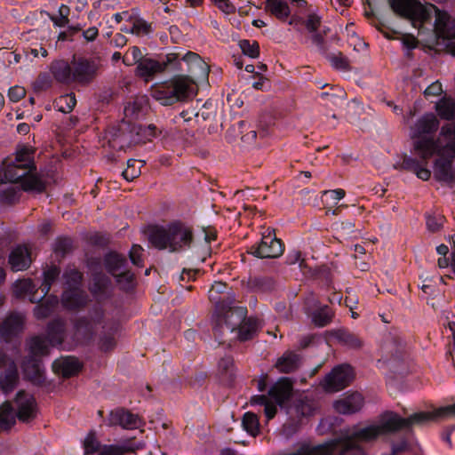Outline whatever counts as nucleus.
Here are the masks:
<instances>
[{
    "mask_svg": "<svg viewBox=\"0 0 455 455\" xmlns=\"http://www.w3.org/2000/svg\"><path fill=\"white\" fill-rule=\"evenodd\" d=\"M148 110V98L144 95L137 96L132 100L127 102L124 108V117L127 122L139 119L143 116Z\"/></svg>",
    "mask_w": 455,
    "mask_h": 455,
    "instance_id": "25",
    "label": "nucleus"
},
{
    "mask_svg": "<svg viewBox=\"0 0 455 455\" xmlns=\"http://www.w3.org/2000/svg\"><path fill=\"white\" fill-rule=\"evenodd\" d=\"M48 339L34 337L28 342L30 357L27 359L22 369L26 377L32 381L40 382L43 379L44 368L36 357L45 355L49 347L60 345L64 336V324L61 321H54L48 326Z\"/></svg>",
    "mask_w": 455,
    "mask_h": 455,
    "instance_id": "5",
    "label": "nucleus"
},
{
    "mask_svg": "<svg viewBox=\"0 0 455 455\" xmlns=\"http://www.w3.org/2000/svg\"><path fill=\"white\" fill-rule=\"evenodd\" d=\"M9 264L13 271H22L29 267L31 257L28 249L22 245L13 248L9 255Z\"/></svg>",
    "mask_w": 455,
    "mask_h": 455,
    "instance_id": "22",
    "label": "nucleus"
},
{
    "mask_svg": "<svg viewBox=\"0 0 455 455\" xmlns=\"http://www.w3.org/2000/svg\"><path fill=\"white\" fill-rule=\"evenodd\" d=\"M24 326V315L22 314H11L0 323V339L4 342L16 337Z\"/></svg>",
    "mask_w": 455,
    "mask_h": 455,
    "instance_id": "17",
    "label": "nucleus"
},
{
    "mask_svg": "<svg viewBox=\"0 0 455 455\" xmlns=\"http://www.w3.org/2000/svg\"><path fill=\"white\" fill-rule=\"evenodd\" d=\"M269 401L265 395H254L251 398V405H266Z\"/></svg>",
    "mask_w": 455,
    "mask_h": 455,
    "instance_id": "58",
    "label": "nucleus"
},
{
    "mask_svg": "<svg viewBox=\"0 0 455 455\" xmlns=\"http://www.w3.org/2000/svg\"><path fill=\"white\" fill-rule=\"evenodd\" d=\"M108 279L105 276L99 275L95 277V283L92 285L91 290L93 293L100 292L108 284Z\"/></svg>",
    "mask_w": 455,
    "mask_h": 455,
    "instance_id": "49",
    "label": "nucleus"
},
{
    "mask_svg": "<svg viewBox=\"0 0 455 455\" xmlns=\"http://www.w3.org/2000/svg\"><path fill=\"white\" fill-rule=\"evenodd\" d=\"M283 249L280 240L269 232L264 235L260 243L251 248V253L258 258H277L283 254Z\"/></svg>",
    "mask_w": 455,
    "mask_h": 455,
    "instance_id": "16",
    "label": "nucleus"
},
{
    "mask_svg": "<svg viewBox=\"0 0 455 455\" xmlns=\"http://www.w3.org/2000/svg\"><path fill=\"white\" fill-rule=\"evenodd\" d=\"M97 65L93 61L81 60L73 63L74 81L80 84L89 83L94 76Z\"/></svg>",
    "mask_w": 455,
    "mask_h": 455,
    "instance_id": "24",
    "label": "nucleus"
},
{
    "mask_svg": "<svg viewBox=\"0 0 455 455\" xmlns=\"http://www.w3.org/2000/svg\"><path fill=\"white\" fill-rule=\"evenodd\" d=\"M67 289L62 295V303L65 307L74 309L82 307L87 302V296L78 284L82 279L81 274L76 269L65 272Z\"/></svg>",
    "mask_w": 455,
    "mask_h": 455,
    "instance_id": "9",
    "label": "nucleus"
},
{
    "mask_svg": "<svg viewBox=\"0 0 455 455\" xmlns=\"http://www.w3.org/2000/svg\"><path fill=\"white\" fill-rule=\"evenodd\" d=\"M17 415L10 403L0 406V431H7L16 423Z\"/></svg>",
    "mask_w": 455,
    "mask_h": 455,
    "instance_id": "28",
    "label": "nucleus"
},
{
    "mask_svg": "<svg viewBox=\"0 0 455 455\" xmlns=\"http://www.w3.org/2000/svg\"><path fill=\"white\" fill-rule=\"evenodd\" d=\"M312 41L315 45L319 47H321L323 44V37L318 34L313 35Z\"/></svg>",
    "mask_w": 455,
    "mask_h": 455,
    "instance_id": "63",
    "label": "nucleus"
},
{
    "mask_svg": "<svg viewBox=\"0 0 455 455\" xmlns=\"http://www.w3.org/2000/svg\"><path fill=\"white\" fill-rule=\"evenodd\" d=\"M166 64L152 59H144L137 66V75L144 80H149L155 74L162 72Z\"/></svg>",
    "mask_w": 455,
    "mask_h": 455,
    "instance_id": "26",
    "label": "nucleus"
},
{
    "mask_svg": "<svg viewBox=\"0 0 455 455\" xmlns=\"http://www.w3.org/2000/svg\"><path fill=\"white\" fill-rule=\"evenodd\" d=\"M36 291V285L30 279L19 280L13 285V292L16 297L30 296L29 299L31 302L36 300L34 296Z\"/></svg>",
    "mask_w": 455,
    "mask_h": 455,
    "instance_id": "31",
    "label": "nucleus"
},
{
    "mask_svg": "<svg viewBox=\"0 0 455 455\" xmlns=\"http://www.w3.org/2000/svg\"><path fill=\"white\" fill-rule=\"evenodd\" d=\"M127 139H128L127 134L122 133L120 136H118L117 138H115L113 140L112 147L124 148V147L128 146V144H126Z\"/></svg>",
    "mask_w": 455,
    "mask_h": 455,
    "instance_id": "55",
    "label": "nucleus"
},
{
    "mask_svg": "<svg viewBox=\"0 0 455 455\" xmlns=\"http://www.w3.org/2000/svg\"><path fill=\"white\" fill-rule=\"evenodd\" d=\"M105 262L108 270L116 277L122 289L128 290L132 286L133 275L124 270L125 259L122 256L109 253Z\"/></svg>",
    "mask_w": 455,
    "mask_h": 455,
    "instance_id": "11",
    "label": "nucleus"
},
{
    "mask_svg": "<svg viewBox=\"0 0 455 455\" xmlns=\"http://www.w3.org/2000/svg\"><path fill=\"white\" fill-rule=\"evenodd\" d=\"M55 103L59 111L62 113H69L76 106V100L74 94H66L60 96Z\"/></svg>",
    "mask_w": 455,
    "mask_h": 455,
    "instance_id": "37",
    "label": "nucleus"
},
{
    "mask_svg": "<svg viewBox=\"0 0 455 455\" xmlns=\"http://www.w3.org/2000/svg\"><path fill=\"white\" fill-rule=\"evenodd\" d=\"M52 70L54 77L60 83L68 84L74 81L73 67H70L66 61L55 62Z\"/></svg>",
    "mask_w": 455,
    "mask_h": 455,
    "instance_id": "27",
    "label": "nucleus"
},
{
    "mask_svg": "<svg viewBox=\"0 0 455 455\" xmlns=\"http://www.w3.org/2000/svg\"><path fill=\"white\" fill-rule=\"evenodd\" d=\"M131 32L136 35L148 34L150 32V25L143 20H137L133 24Z\"/></svg>",
    "mask_w": 455,
    "mask_h": 455,
    "instance_id": "46",
    "label": "nucleus"
},
{
    "mask_svg": "<svg viewBox=\"0 0 455 455\" xmlns=\"http://www.w3.org/2000/svg\"><path fill=\"white\" fill-rule=\"evenodd\" d=\"M389 5L396 15L409 20L415 28L429 20L434 11L437 44L455 55V20L447 12L419 0H389Z\"/></svg>",
    "mask_w": 455,
    "mask_h": 455,
    "instance_id": "2",
    "label": "nucleus"
},
{
    "mask_svg": "<svg viewBox=\"0 0 455 455\" xmlns=\"http://www.w3.org/2000/svg\"><path fill=\"white\" fill-rule=\"evenodd\" d=\"M83 36L87 41H93L98 36V29L95 27H91L84 31Z\"/></svg>",
    "mask_w": 455,
    "mask_h": 455,
    "instance_id": "56",
    "label": "nucleus"
},
{
    "mask_svg": "<svg viewBox=\"0 0 455 455\" xmlns=\"http://www.w3.org/2000/svg\"><path fill=\"white\" fill-rule=\"evenodd\" d=\"M440 126L437 116L426 113L416 119L410 126L409 136L411 140V151L417 158L407 157L403 161L405 168L411 171L422 180H428L431 171L429 160L435 156L433 163V173L438 181L455 184V123Z\"/></svg>",
    "mask_w": 455,
    "mask_h": 455,
    "instance_id": "1",
    "label": "nucleus"
},
{
    "mask_svg": "<svg viewBox=\"0 0 455 455\" xmlns=\"http://www.w3.org/2000/svg\"><path fill=\"white\" fill-rule=\"evenodd\" d=\"M435 111L437 115L444 120H451L455 118V100L443 97L435 104Z\"/></svg>",
    "mask_w": 455,
    "mask_h": 455,
    "instance_id": "29",
    "label": "nucleus"
},
{
    "mask_svg": "<svg viewBox=\"0 0 455 455\" xmlns=\"http://www.w3.org/2000/svg\"><path fill=\"white\" fill-rule=\"evenodd\" d=\"M233 359L231 357L222 358L219 363V371L223 379H229L233 376Z\"/></svg>",
    "mask_w": 455,
    "mask_h": 455,
    "instance_id": "41",
    "label": "nucleus"
},
{
    "mask_svg": "<svg viewBox=\"0 0 455 455\" xmlns=\"http://www.w3.org/2000/svg\"><path fill=\"white\" fill-rule=\"evenodd\" d=\"M321 23V18L315 13H312L308 15L307 20H306V28L307 29L311 32L315 33Z\"/></svg>",
    "mask_w": 455,
    "mask_h": 455,
    "instance_id": "44",
    "label": "nucleus"
},
{
    "mask_svg": "<svg viewBox=\"0 0 455 455\" xmlns=\"http://www.w3.org/2000/svg\"><path fill=\"white\" fill-rule=\"evenodd\" d=\"M26 94V91L23 87L13 86L9 89L8 97L12 102H18Z\"/></svg>",
    "mask_w": 455,
    "mask_h": 455,
    "instance_id": "45",
    "label": "nucleus"
},
{
    "mask_svg": "<svg viewBox=\"0 0 455 455\" xmlns=\"http://www.w3.org/2000/svg\"><path fill=\"white\" fill-rule=\"evenodd\" d=\"M257 137V132L256 131L254 130H251L249 132H247L246 134L243 135L242 136V140L248 144V145H251V143L254 142L255 139Z\"/></svg>",
    "mask_w": 455,
    "mask_h": 455,
    "instance_id": "59",
    "label": "nucleus"
},
{
    "mask_svg": "<svg viewBox=\"0 0 455 455\" xmlns=\"http://www.w3.org/2000/svg\"><path fill=\"white\" fill-rule=\"evenodd\" d=\"M191 93L189 81L179 76L156 86L152 91L153 97L164 106L184 100Z\"/></svg>",
    "mask_w": 455,
    "mask_h": 455,
    "instance_id": "8",
    "label": "nucleus"
},
{
    "mask_svg": "<svg viewBox=\"0 0 455 455\" xmlns=\"http://www.w3.org/2000/svg\"><path fill=\"white\" fill-rule=\"evenodd\" d=\"M331 65L339 69H347L348 67L347 61L341 55L339 56H332L331 58Z\"/></svg>",
    "mask_w": 455,
    "mask_h": 455,
    "instance_id": "52",
    "label": "nucleus"
},
{
    "mask_svg": "<svg viewBox=\"0 0 455 455\" xmlns=\"http://www.w3.org/2000/svg\"><path fill=\"white\" fill-rule=\"evenodd\" d=\"M108 421L109 425H118L126 429H136L142 425V420L137 414L120 409L110 412Z\"/></svg>",
    "mask_w": 455,
    "mask_h": 455,
    "instance_id": "18",
    "label": "nucleus"
},
{
    "mask_svg": "<svg viewBox=\"0 0 455 455\" xmlns=\"http://www.w3.org/2000/svg\"><path fill=\"white\" fill-rule=\"evenodd\" d=\"M306 310L312 322L319 327L327 325L333 316L331 310L327 306H321L312 294L306 299Z\"/></svg>",
    "mask_w": 455,
    "mask_h": 455,
    "instance_id": "15",
    "label": "nucleus"
},
{
    "mask_svg": "<svg viewBox=\"0 0 455 455\" xmlns=\"http://www.w3.org/2000/svg\"><path fill=\"white\" fill-rule=\"evenodd\" d=\"M16 407L15 413L17 418L21 422H28L36 418L37 413V407L35 398L23 391L17 394L14 400Z\"/></svg>",
    "mask_w": 455,
    "mask_h": 455,
    "instance_id": "14",
    "label": "nucleus"
},
{
    "mask_svg": "<svg viewBox=\"0 0 455 455\" xmlns=\"http://www.w3.org/2000/svg\"><path fill=\"white\" fill-rule=\"evenodd\" d=\"M142 60H144L142 52L137 46L132 47L123 58L124 63L127 66H132L135 63L139 64Z\"/></svg>",
    "mask_w": 455,
    "mask_h": 455,
    "instance_id": "39",
    "label": "nucleus"
},
{
    "mask_svg": "<svg viewBox=\"0 0 455 455\" xmlns=\"http://www.w3.org/2000/svg\"><path fill=\"white\" fill-rule=\"evenodd\" d=\"M76 335L82 337L85 340L91 339L94 335L100 333V347L101 350L108 351L112 349L116 344L112 333H106L104 330L107 328L101 313H97L94 317L90 319H83L76 324Z\"/></svg>",
    "mask_w": 455,
    "mask_h": 455,
    "instance_id": "7",
    "label": "nucleus"
},
{
    "mask_svg": "<svg viewBox=\"0 0 455 455\" xmlns=\"http://www.w3.org/2000/svg\"><path fill=\"white\" fill-rule=\"evenodd\" d=\"M444 325L445 328L451 331L452 337V349L449 351V355L451 357L452 363L455 366V322L448 321Z\"/></svg>",
    "mask_w": 455,
    "mask_h": 455,
    "instance_id": "47",
    "label": "nucleus"
},
{
    "mask_svg": "<svg viewBox=\"0 0 455 455\" xmlns=\"http://www.w3.org/2000/svg\"><path fill=\"white\" fill-rule=\"evenodd\" d=\"M30 53L36 58L39 55H41V57L43 58H45L47 56V51L43 47L32 48L30 49Z\"/></svg>",
    "mask_w": 455,
    "mask_h": 455,
    "instance_id": "60",
    "label": "nucleus"
},
{
    "mask_svg": "<svg viewBox=\"0 0 455 455\" xmlns=\"http://www.w3.org/2000/svg\"><path fill=\"white\" fill-rule=\"evenodd\" d=\"M59 275L60 270L57 267H50L44 272V280L41 286L43 296L41 299L47 295L51 289L52 283L56 280Z\"/></svg>",
    "mask_w": 455,
    "mask_h": 455,
    "instance_id": "35",
    "label": "nucleus"
},
{
    "mask_svg": "<svg viewBox=\"0 0 455 455\" xmlns=\"http://www.w3.org/2000/svg\"><path fill=\"white\" fill-rule=\"evenodd\" d=\"M363 405V397L360 393H352L337 400L333 406L337 412L352 414L361 410Z\"/></svg>",
    "mask_w": 455,
    "mask_h": 455,
    "instance_id": "19",
    "label": "nucleus"
},
{
    "mask_svg": "<svg viewBox=\"0 0 455 455\" xmlns=\"http://www.w3.org/2000/svg\"><path fill=\"white\" fill-rule=\"evenodd\" d=\"M242 426L243 428L252 436H256L259 433V418L253 412L248 411L243 414Z\"/></svg>",
    "mask_w": 455,
    "mask_h": 455,
    "instance_id": "33",
    "label": "nucleus"
},
{
    "mask_svg": "<svg viewBox=\"0 0 455 455\" xmlns=\"http://www.w3.org/2000/svg\"><path fill=\"white\" fill-rule=\"evenodd\" d=\"M436 251L440 255L445 256L448 253L449 249L445 244H441L437 246Z\"/></svg>",
    "mask_w": 455,
    "mask_h": 455,
    "instance_id": "64",
    "label": "nucleus"
},
{
    "mask_svg": "<svg viewBox=\"0 0 455 455\" xmlns=\"http://www.w3.org/2000/svg\"><path fill=\"white\" fill-rule=\"evenodd\" d=\"M354 372L347 364L336 366L322 381L323 388L327 392H338L345 388L353 379Z\"/></svg>",
    "mask_w": 455,
    "mask_h": 455,
    "instance_id": "10",
    "label": "nucleus"
},
{
    "mask_svg": "<svg viewBox=\"0 0 455 455\" xmlns=\"http://www.w3.org/2000/svg\"><path fill=\"white\" fill-rule=\"evenodd\" d=\"M29 129H30L29 125L28 124H25V123L20 124L17 126V131L20 134H27L29 132Z\"/></svg>",
    "mask_w": 455,
    "mask_h": 455,
    "instance_id": "62",
    "label": "nucleus"
},
{
    "mask_svg": "<svg viewBox=\"0 0 455 455\" xmlns=\"http://www.w3.org/2000/svg\"><path fill=\"white\" fill-rule=\"evenodd\" d=\"M265 414L267 419H271L275 417L276 413V406L271 403H267L265 405Z\"/></svg>",
    "mask_w": 455,
    "mask_h": 455,
    "instance_id": "57",
    "label": "nucleus"
},
{
    "mask_svg": "<svg viewBox=\"0 0 455 455\" xmlns=\"http://www.w3.org/2000/svg\"><path fill=\"white\" fill-rule=\"evenodd\" d=\"M247 310L245 307H238L229 308L223 318L226 328L233 332L236 327H238V339L241 341H246L252 339L259 328V323L255 318H245Z\"/></svg>",
    "mask_w": 455,
    "mask_h": 455,
    "instance_id": "6",
    "label": "nucleus"
},
{
    "mask_svg": "<svg viewBox=\"0 0 455 455\" xmlns=\"http://www.w3.org/2000/svg\"><path fill=\"white\" fill-rule=\"evenodd\" d=\"M58 305V299L56 296L50 297L44 303L36 306L34 309L35 316L37 319H44L48 317Z\"/></svg>",
    "mask_w": 455,
    "mask_h": 455,
    "instance_id": "34",
    "label": "nucleus"
},
{
    "mask_svg": "<svg viewBox=\"0 0 455 455\" xmlns=\"http://www.w3.org/2000/svg\"><path fill=\"white\" fill-rule=\"evenodd\" d=\"M239 46L244 55L253 59L259 57V47L256 41L242 40Z\"/></svg>",
    "mask_w": 455,
    "mask_h": 455,
    "instance_id": "38",
    "label": "nucleus"
},
{
    "mask_svg": "<svg viewBox=\"0 0 455 455\" xmlns=\"http://www.w3.org/2000/svg\"><path fill=\"white\" fill-rule=\"evenodd\" d=\"M217 7L226 14L234 13L235 11V6L229 0H223Z\"/></svg>",
    "mask_w": 455,
    "mask_h": 455,
    "instance_id": "54",
    "label": "nucleus"
},
{
    "mask_svg": "<svg viewBox=\"0 0 455 455\" xmlns=\"http://www.w3.org/2000/svg\"><path fill=\"white\" fill-rule=\"evenodd\" d=\"M441 226H442V219L441 218L437 219V218L432 217V216H428L427 218V227L428 230H430L432 232H435V231L439 230Z\"/></svg>",
    "mask_w": 455,
    "mask_h": 455,
    "instance_id": "51",
    "label": "nucleus"
},
{
    "mask_svg": "<svg viewBox=\"0 0 455 455\" xmlns=\"http://www.w3.org/2000/svg\"><path fill=\"white\" fill-rule=\"evenodd\" d=\"M182 60L188 65V76H180L179 77H184L189 81L190 92L193 93V84L197 81H205L208 77L209 67L200 58V56L194 52H188Z\"/></svg>",
    "mask_w": 455,
    "mask_h": 455,
    "instance_id": "12",
    "label": "nucleus"
},
{
    "mask_svg": "<svg viewBox=\"0 0 455 455\" xmlns=\"http://www.w3.org/2000/svg\"><path fill=\"white\" fill-rule=\"evenodd\" d=\"M299 259H300V252H299V251H294L291 254H290L288 257V262L290 264H295V263L299 262Z\"/></svg>",
    "mask_w": 455,
    "mask_h": 455,
    "instance_id": "61",
    "label": "nucleus"
},
{
    "mask_svg": "<svg viewBox=\"0 0 455 455\" xmlns=\"http://www.w3.org/2000/svg\"><path fill=\"white\" fill-rule=\"evenodd\" d=\"M143 252V248L140 245L134 244L131 251H130V259L131 261L136 265L140 266L141 265V255Z\"/></svg>",
    "mask_w": 455,
    "mask_h": 455,
    "instance_id": "43",
    "label": "nucleus"
},
{
    "mask_svg": "<svg viewBox=\"0 0 455 455\" xmlns=\"http://www.w3.org/2000/svg\"><path fill=\"white\" fill-rule=\"evenodd\" d=\"M155 130H156V127L152 124L148 125V127H141V126L135 127L134 126L132 128V132L136 131L137 137L133 138L131 142L132 143H140L144 140H150L152 137L156 136Z\"/></svg>",
    "mask_w": 455,
    "mask_h": 455,
    "instance_id": "36",
    "label": "nucleus"
},
{
    "mask_svg": "<svg viewBox=\"0 0 455 455\" xmlns=\"http://www.w3.org/2000/svg\"><path fill=\"white\" fill-rule=\"evenodd\" d=\"M323 194L328 196L335 204H337L345 196V191L341 188L325 190L323 192Z\"/></svg>",
    "mask_w": 455,
    "mask_h": 455,
    "instance_id": "50",
    "label": "nucleus"
},
{
    "mask_svg": "<svg viewBox=\"0 0 455 455\" xmlns=\"http://www.w3.org/2000/svg\"><path fill=\"white\" fill-rule=\"evenodd\" d=\"M443 92L442 84L438 81L432 83L424 92L427 97L438 96Z\"/></svg>",
    "mask_w": 455,
    "mask_h": 455,
    "instance_id": "48",
    "label": "nucleus"
},
{
    "mask_svg": "<svg viewBox=\"0 0 455 455\" xmlns=\"http://www.w3.org/2000/svg\"><path fill=\"white\" fill-rule=\"evenodd\" d=\"M101 448L100 443L95 435L94 432H90L84 441V450L85 455L93 454L100 451L99 455H124L132 448L118 445H105Z\"/></svg>",
    "mask_w": 455,
    "mask_h": 455,
    "instance_id": "13",
    "label": "nucleus"
},
{
    "mask_svg": "<svg viewBox=\"0 0 455 455\" xmlns=\"http://www.w3.org/2000/svg\"><path fill=\"white\" fill-rule=\"evenodd\" d=\"M266 10L279 20L290 15V8L284 0H266Z\"/></svg>",
    "mask_w": 455,
    "mask_h": 455,
    "instance_id": "30",
    "label": "nucleus"
},
{
    "mask_svg": "<svg viewBox=\"0 0 455 455\" xmlns=\"http://www.w3.org/2000/svg\"><path fill=\"white\" fill-rule=\"evenodd\" d=\"M292 394V385L288 378L279 379L268 390V395L276 404L283 406Z\"/></svg>",
    "mask_w": 455,
    "mask_h": 455,
    "instance_id": "21",
    "label": "nucleus"
},
{
    "mask_svg": "<svg viewBox=\"0 0 455 455\" xmlns=\"http://www.w3.org/2000/svg\"><path fill=\"white\" fill-rule=\"evenodd\" d=\"M226 284L221 282H215L209 291V299L215 303L218 310L224 311L226 307V302L229 308L235 301V296L229 292H224Z\"/></svg>",
    "mask_w": 455,
    "mask_h": 455,
    "instance_id": "20",
    "label": "nucleus"
},
{
    "mask_svg": "<svg viewBox=\"0 0 455 455\" xmlns=\"http://www.w3.org/2000/svg\"><path fill=\"white\" fill-rule=\"evenodd\" d=\"M338 339L346 346L352 347V348H357L360 347L362 345V341L359 339L358 337H356L354 334L346 332V331H340L338 334Z\"/></svg>",
    "mask_w": 455,
    "mask_h": 455,
    "instance_id": "42",
    "label": "nucleus"
},
{
    "mask_svg": "<svg viewBox=\"0 0 455 455\" xmlns=\"http://www.w3.org/2000/svg\"><path fill=\"white\" fill-rule=\"evenodd\" d=\"M34 169L30 149H19L14 161L4 169L0 183V198L7 203H14L19 198L20 188L27 192H42L44 185L32 172Z\"/></svg>",
    "mask_w": 455,
    "mask_h": 455,
    "instance_id": "3",
    "label": "nucleus"
},
{
    "mask_svg": "<svg viewBox=\"0 0 455 455\" xmlns=\"http://www.w3.org/2000/svg\"><path fill=\"white\" fill-rule=\"evenodd\" d=\"M299 363V357L294 353H285L278 359L275 366L282 372H291L294 371Z\"/></svg>",
    "mask_w": 455,
    "mask_h": 455,
    "instance_id": "32",
    "label": "nucleus"
},
{
    "mask_svg": "<svg viewBox=\"0 0 455 455\" xmlns=\"http://www.w3.org/2000/svg\"><path fill=\"white\" fill-rule=\"evenodd\" d=\"M82 365L80 362L72 356L61 357L52 363V370L64 378H69L79 372Z\"/></svg>",
    "mask_w": 455,
    "mask_h": 455,
    "instance_id": "23",
    "label": "nucleus"
},
{
    "mask_svg": "<svg viewBox=\"0 0 455 455\" xmlns=\"http://www.w3.org/2000/svg\"><path fill=\"white\" fill-rule=\"evenodd\" d=\"M215 237L214 234L204 233L202 238L196 240L191 229L179 222L155 227L148 235L150 243L156 249L176 252L193 247L200 254L202 261L210 254L209 243L215 240Z\"/></svg>",
    "mask_w": 455,
    "mask_h": 455,
    "instance_id": "4",
    "label": "nucleus"
},
{
    "mask_svg": "<svg viewBox=\"0 0 455 455\" xmlns=\"http://www.w3.org/2000/svg\"><path fill=\"white\" fill-rule=\"evenodd\" d=\"M141 165L140 161L129 160L127 163V168L123 172V176L126 180H132L137 178L140 173V167Z\"/></svg>",
    "mask_w": 455,
    "mask_h": 455,
    "instance_id": "40",
    "label": "nucleus"
},
{
    "mask_svg": "<svg viewBox=\"0 0 455 455\" xmlns=\"http://www.w3.org/2000/svg\"><path fill=\"white\" fill-rule=\"evenodd\" d=\"M69 12V9L67 5L61 4L59 9V13L60 16L61 22H56V25L59 27H63L68 22V15Z\"/></svg>",
    "mask_w": 455,
    "mask_h": 455,
    "instance_id": "53",
    "label": "nucleus"
}]
</instances>
